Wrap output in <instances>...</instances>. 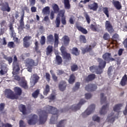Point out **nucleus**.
Instances as JSON below:
<instances>
[{
    "label": "nucleus",
    "instance_id": "obj_6",
    "mask_svg": "<svg viewBox=\"0 0 127 127\" xmlns=\"http://www.w3.org/2000/svg\"><path fill=\"white\" fill-rule=\"evenodd\" d=\"M5 94L7 99H10V100L18 99V96L14 94L13 91L10 89H6L5 90Z\"/></svg>",
    "mask_w": 127,
    "mask_h": 127
},
{
    "label": "nucleus",
    "instance_id": "obj_59",
    "mask_svg": "<svg viewBox=\"0 0 127 127\" xmlns=\"http://www.w3.org/2000/svg\"><path fill=\"white\" fill-rule=\"evenodd\" d=\"M60 16H61L62 18L63 17H66V16H65V10H61L60 11V12H59V14H58Z\"/></svg>",
    "mask_w": 127,
    "mask_h": 127
},
{
    "label": "nucleus",
    "instance_id": "obj_42",
    "mask_svg": "<svg viewBox=\"0 0 127 127\" xmlns=\"http://www.w3.org/2000/svg\"><path fill=\"white\" fill-rule=\"evenodd\" d=\"M117 39H119V35L117 33H115L112 36V42H111V44H115V43H114V41H115L116 42H117Z\"/></svg>",
    "mask_w": 127,
    "mask_h": 127
},
{
    "label": "nucleus",
    "instance_id": "obj_21",
    "mask_svg": "<svg viewBox=\"0 0 127 127\" xmlns=\"http://www.w3.org/2000/svg\"><path fill=\"white\" fill-rule=\"evenodd\" d=\"M96 79V75L95 74L91 73L88 75L87 77L85 78L86 82H91Z\"/></svg>",
    "mask_w": 127,
    "mask_h": 127
},
{
    "label": "nucleus",
    "instance_id": "obj_24",
    "mask_svg": "<svg viewBox=\"0 0 127 127\" xmlns=\"http://www.w3.org/2000/svg\"><path fill=\"white\" fill-rule=\"evenodd\" d=\"M108 109H109V105L108 104L103 106L100 111V115H106V114H107V110H108Z\"/></svg>",
    "mask_w": 127,
    "mask_h": 127
},
{
    "label": "nucleus",
    "instance_id": "obj_40",
    "mask_svg": "<svg viewBox=\"0 0 127 127\" xmlns=\"http://www.w3.org/2000/svg\"><path fill=\"white\" fill-rule=\"evenodd\" d=\"M100 100L101 105L107 103V97L104 96V93H101Z\"/></svg>",
    "mask_w": 127,
    "mask_h": 127
},
{
    "label": "nucleus",
    "instance_id": "obj_28",
    "mask_svg": "<svg viewBox=\"0 0 127 127\" xmlns=\"http://www.w3.org/2000/svg\"><path fill=\"white\" fill-rule=\"evenodd\" d=\"M123 106H124V104L122 103L116 104L113 108V111L114 112H116L117 113H119L121 110V107H123Z\"/></svg>",
    "mask_w": 127,
    "mask_h": 127
},
{
    "label": "nucleus",
    "instance_id": "obj_5",
    "mask_svg": "<svg viewBox=\"0 0 127 127\" xmlns=\"http://www.w3.org/2000/svg\"><path fill=\"white\" fill-rule=\"evenodd\" d=\"M61 51L62 53V56L63 59H65L67 61H70L72 59L71 58V54L70 53H67V51H66V48L64 47H61Z\"/></svg>",
    "mask_w": 127,
    "mask_h": 127
},
{
    "label": "nucleus",
    "instance_id": "obj_54",
    "mask_svg": "<svg viewBox=\"0 0 127 127\" xmlns=\"http://www.w3.org/2000/svg\"><path fill=\"white\" fill-rule=\"evenodd\" d=\"M70 69L72 72H75L78 70V65L77 64H73L70 66Z\"/></svg>",
    "mask_w": 127,
    "mask_h": 127
},
{
    "label": "nucleus",
    "instance_id": "obj_33",
    "mask_svg": "<svg viewBox=\"0 0 127 127\" xmlns=\"http://www.w3.org/2000/svg\"><path fill=\"white\" fill-rule=\"evenodd\" d=\"M67 124L66 120H63L59 122V124L57 125V127H64L65 125Z\"/></svg>",
    "mask_w": 127,
    "mask_h": 127
},
{
    "label": "nucleus",
    "instance_id": "obj_52",
    "mask_svg": "<svg viewBox=\"0 0 127 127\" xmlns=\"http://www.w3.org/2000/svg\"><path fill=\"white\" fill-rule=\"evenodd\" d=\"M103 11L104 13L106 15L107 17L109 18L110 16V15L109 14V9L108 7H105L103 8Z\"/></svg>",
    "mask_w": 127,
    "mask_h": 127
},
{
    "label": "nucleus",
    "instance_id": "obj_39",
    "mask_svg": "<svg viewBox=\"0 0 127 127\" xmlns=\"http://www.w3.org/2000/svg\"><path fill=\"white\" fill-rule=\"evenodd\" d=\"M47 42L48 43H52L54 42V38L53 37V35L50 34L47 37Z\"/></svg>",
    "mask_w": 127,
    "mask_h": 127
},
{
    "label": "nucleus",
    "instance_id": "obj_26",
    "mask_svg": "<svg viewBox=\"0 0 127 127\" xmlns=\"http://www.w3.org/2000/svg\"><path fill=\"white\" fill-rule=\"evenodd\" d=\"M64 40V44L65 46H68L69 45V43H70V38L68 37V36H64L63 37Z\"/></svg>",
    "mask_w": 127,
    "mask_h": 127
},
{
    "label": "nucleus",
    "instance_id": "obj_58",
    "mask_svg": "<svg viewBox=\"0 0 127 127\" xmlns=\"http://www.w3.org/2000/svg\"><path fill=\"white\" fill-rule=\"evenodd\" d=\"M1 70H0V75H4L5 73H6V71L5 70L3 71V70H5L6 69V67L1 65Z\"/></svg>",
    "mask_w": 127,
    "mask_h": 127
},
{
    "label": "nucleus",
    "instance_id": "obj_57",
    "mask_svg": "<svg viewBox=\"0 0 127 127\" xmlns=\"http://www.w3.org/2000/svg\"><path fill=\"white\" fill-rule=\"evenodd\" d=\"M59 43V36L58 34L55 33V44L58 45Z\"/></svg>",
    "mask_w": 127,
    "mask_h": 127
},
{
    "label": "nucleus",
    "instance_id": "obj_29",
    "mask_svg": "<svg viewBox=\"0 0 127 127\" xmlns=\"http://www.w3.org/2000/svg\"><path fill=\"white\" fill-rule=\"evenodd\" d=\"M71 54L75 56H78V55H80V51L78 50V48L73 47L71 49Z\"/></svg>",
    "mask_w": 127,
    "mask_h": 127
},
{
    "label": "nucleus",
    "instance_id": "obj_27",
    "mask_svg": "<svg viewBox=\"0 0 127 127\" xmlns=\"http://www.w3.org/2000/svg\"><path fill=\"white\" fill-rule=\"evenodd\" d=\"M19 110L20 112L22 113L23 115H26V107H25V105L23 104L20 105Z\"/></svg>",
    "mask_w": 127,
    "mask_h": 127
},
{
    "label": "nucleus",
    "instance_id": "obj_13",
    "mask_svg": "<svg viewBox=\"0 0 127 127\" xmlns=\"http://www.w3.org/2000/svg\"><path fill=\"white\" fill-rule=\"evenodd\" d=\"M96 46V45H87L86 46L85 48H83L82 50V52L83 54H85V53H88V52H91L92 51V50L93 48H95V47Z\"/></svg>",
    "mask_w": 127,
    "mask_h": 127
},
{
    "label": "nucleus",
    "instance_id": "obj_20",
    "mask_svg": "<svg viewBox=\"0 0 127 127\" xmlns=\"http://www.w3.org/2000/svg\"><path fill=\"white\" fill-rule=\"evenodd\" d=\"M1 10H2V11H7V12H9L10 11L11 8L7 2H5V4L2 5L1 7Z\"/></svg>",
    "mask_w": 127,
    "mask_h": 127
},
{
    "label": "nucleus",
    "instance_id": "obj_8",
    "mask_svg": "<svg viewBox=\"0 0 127 127\" xmlns=\"http://www.w3.org/2000/svg\"><path fill=\"white\" fill-rule=\"evenodd\" d=\"M112 57V54L110 53H105L102 56V58L104 61L107 62H113V61H116V60Z\"/></svg>",
    "mask_w": 127,
    "mask_h": 127
},
{
    "label": "nucleus",
    "instance_id": "obj_60",
    "mask_svg": "<svg viewBox=\"0 0 127 127\" xmlns=\"http://www.w3.org/2000/svg\"><path fill=\"white\" fill-rule=\"evenodd\" d=\"M7 47L9 48H14V43L13 42H9L7 44Z\"/></svg>",
    "mask_w": 127,
    "mask_h": 127
},
{
    "label": "nucleus",
    "instance_id": "obj_43",
    "mask_svg": "<svg viewBox=\"0 0 127 127\" xmlns=\"http://www.w3.org/2000/svg\"><path fill=\"white\" fill-rule=\"evenodd\" d=\"M5 107V104H4V103H2L0 104V114H5V111H3Z\"/></svg>",
    "mask_w": 127,
    "mask_h": 127
},
{
    "label": "nucleus",
    "instance_id": "obj_56",
    "mask_svg": "<svg viewBox=\"0 0 127 127\" xmlns=\"http://www.w3.org/2000/svg\"><path fill=\"white\" fill-rule=\"evenodd\" d=\"M9 27V31L11 32V36H13V35H14V29L13 28V26L12 25V24H10Z\"/></svg>",
    "mask_w": 127,
    "mask_h": 127
},
{
    "label": "nucleus",
    "instance_id": "obj_51",
    "mask_svg": "<svg viewBox=\"0 0 127 127\" xmlns=\"http://www.w3.org/2000/svg\"><path fill=\"white\" fill-rule=\"evenodd\" d=\"M90 28L92 30V31H97L98 30V26L97 24L94 25L91 24L90 26Z\"/></svg>",
    "mask_w": 127,
    "mask_h": 127
},
{
    "label": "nucleus",
    "instance_id": "obj_35",
    "mask_svg": "<svg viewBox=\"0 0 127 127\" xmlns=\"http://www.w3.org/2000/svg\"><path fill=\"white\" fill-rule=\"evenodd\" d=\"M56 61L58 65H61V64H62V62H63L62 58L59 55H57L56 56Z\"/></svg>",
    "mask_w": 127,
    "mask_h": 127
},
{
    "label": "nucleus",
    "instance_id": "obj_47",
    "mask_svg": "<svg viewBox=\"0 0 127 127\" xmlns=\"http://www.w3.org/2000/svg\"><path fill=\"white\" fill-rule=\"evenodd\" d=\"M55 23L56 24V27L57 28L60 27V23H61L60 17L59 16L57 17Z\"/></svg>",
    "mask_w": 127,
    "mask_h": 127
},
{
    "label": "nucleus",
    "instance_id": "obj_46",
    "mask_svg": "<svg viewBox=\"0 0 127 127\" xmlns=\"http://www.w3.org/2000/svg\"><path fill=\"white\" fill-rule=\"evenodd\" d=\"M113 116H114V114H111L107 117V121L109 123H114L115 122V117H113Z\"/></svg>",
    "mask_w": 127,
    "mask_h": 127
},
{
    "label": "nucleus",
    "instance_id": "obj_53",
    "mask_svg": "<svg viewBox=\"0 0 127 127\" xmlns=\"http://www.w3.org/2000/svg\"><path fill=\"white\" fill-rule=\"evenodd\" d=\"M41 45H44L46 42V38H45V36H42L41 37V40L40 41Z\"/></svg>",
    "mask_w": 127,
    "mask_h": 127
},
{
    "label": "nucleus",
    "instance_id": "obj_17",
    "mask_svg": "<svg viewBox=\"0 0 127 127\" xmlns=\"http://www.w3.org/2000/svg\"><path fill=\"white\" fill-rule=\"evenodd\" d=\"M112 4H113L114 7L116 8L118 10H120V9H122V3L120 1L116 0H112Z\"/></svg>",
    "mask_w": 127,
    "mask_h": 127
},
{
    "label": "nucleus",
    "instance_id": "obj_16",
    "mask_svg": "<svg viewBox=\"0 0 127 127\" xmlns=\"http://www.w3.org/2000/svg\"><path fill=\"white\" fill-rule=\"evenodd\" d=\"M31 79L32 81L33 85L35 86L37 83H38L40 77L37 73H34L31 76Z\"/></svg>",
    "mask_w": 127,
    "mask_h": 127
},
{
    "label": "nucleus",
    "instance_id": "obj_12",
    "mask_svg": "<svg viewBox=\"0 0 127 127\" xmlns=\"http://www.w3.org/2000/svg\"><path fill=\"white\" fill-rule=\"evenodd\" d=\"M105 27L106 29H107V31H108L109 33H113V32L115 31L114 28H113V26L112 25V24H111V22L110 21H106Z\"/></svg>",
    "mask_w": 127,
    "mask_h": 127
},
{
    "label": "nucleus",
    "instance_id": "obj_63",
    "mask_svg": "<svg viewBox=\"0 0 127 127\" xmlns=\"http://www.w3.org/2000/svg\"><path fill=\"white\" fill-rule=\"evenodd\" d=\"M61 22L63 25L67 24V21H66V17H64L61 18Z\"/></svg>",
    "mask_w": 127,
    "mask_h": 127
},
{
    "label": "nucleus",
    "instance_id": "obj_3",
    "mask_svg": "<svg viewBox=\"0 0 127 127\" xmlns=\"http://www.w3.org/2000/svg\"><path fill=\"white\" fill-rule=\"evenodd\" d=\"M97 61L99 63L98 66L99 69H97V74L98 75H101V74L104 72L103 69L106 67L107 63L102 59H98Z\"/></svg>",
    "mask_w": 127,
    "mask_h": 127
},
{
    "label": "nucleus",
    "instance_id": "obj_19",
    "mask_svg": "<svg viewBox=\"0 0 127 127\" xmlns=\"http://www.w3.org/2000/svg\"><path fill=\"white\" fill-rule=\"evenodd\" d=\"M88 7L89 9L90 10H93V11H97L98 10V7H99V5H98V3L93 2L92 4H89L88 5Z\"/></svg>",
    "mask_w": 127,
    "mask_h": 127
},
{
    "label": "nucleus",
    "instance_id": "obj_37",
    "mask_svg": "<svg viewBox=\"0 0 127 127\" xmlns=\"http://www.w3.org/2000/svg\"><path fill=\"white\" fill-rule=\"evenodd\" d=\"M98 69H99V67L98 65H93L89 67V70L90 72H92V73H94V72H95L96 74Z\"/></svg>",
    "mask_w": 127,
    "mask_h": 127
},
{
    "label": "nucleus",
    "instance_id": "obj_62",
    "mask_svg": "<svg viewBox=\"0 0 127 127\" xmlns=\"http://www.w3.org/2000/svg\"><path fill=\"white\" fill-rule=\"evenodd\" d=\"M103 39L104 40H109L110 39V35L106 33L103 35Z\"/></svg>",
    "mask_w": 127,
    "mask_h": 127
},
{
    "label": "nucleus",
    "instance_id": "obj_64",
    "mask_svg": "<svg viewBox=\"0 0 127 127\" xmlns=\"http://www.w3.org/2000/svg\"><path fill=\"white\" fill-rule=\"evenodd\" d=\"M0 25L1 27H3V26H5L6 25V21L5 20H3L0 23Z\"/></svg>",
    "mask_w": 127,
    "mask_h": 127
},
{
    "label": "nucleus",
    "instance_id": "obj_55",
    "mask_svg": "<svg viewBox=\"0 0 127 127\" xmlns=\"http://www.w3.org/2000/svg\"><path fill=\"white\" fill-rule=\"evenodd\" d=\"M79 39L80 42H82V43H86L87 42V40H86V37L84 35H80L79 37Z\"/></svg>",
    "mask_w": 127,
    "mask_h": 127
},
{
    "label": "nucleus",
    "instance_id": "obj_11",
    "mask_svg": "<svg viewBox=\"0 0 127 127\" xmlns=\"http://www.w3.org/2000/svg\"><path fill=\"white\" fill-rule=\"evenodd\" d=\"M13 65L14 66V69L16 70V72H18L20 68H19V63L17 61V57L16 56H14L13 57Z\"/></svg>",
    "mask_w": 127,
    "mask_h": 127
},
{
    "label": "nucleus",
    "instance_id": "obj_10",
    "mask_svg": "<svg viewBox=\"0 0 127 127\" xmlns=\"http://www.w3.org/2000/svg\"><path fill=\"white\" fill-rule=\"evenodd\" d=\"M30 39H31V36H26L23 39V47L25 48H28V47L30 46V42H29V40H30Z\"/></svg>",
    "mask_w": 127,
    "mask_h": 127
},
{
    "label": "nucleus",
    "instance_id": "obj_9",
    "mask_svg": "<svg viewBox=\"0 0 127 127\" xmlns=\"http://www.w3.org/2000/svg\"><path fill=\"white\" fill-rule=\"evenodd\" d=\"M31 117H32L31 118L27 121L28 125H29V126H34V125H36L38 118L37 115L31 114Z\"/></svg>",
    "mask_w": 127,
    "mask_h": 127
},
{
    "label": "nucleus",
    "instance_id": "obj_32",
    "mask_svg": "<svg viewBox=\"0 0 127 127\" xmlns=\"http://www.w3.org/2000/svg\"><path fill=\"white\" fill-rule=\"evenodd\" d=\"M64 5L65 9H70L71 8V4H70V0H64Z\"/></svg>",
    "mask_w": 127,
    "mask_h": 127
},
{
    "label": "nucleus",
    "instance_id": "obj_61",
    "mask_svg": "<svg viewBox=\"0 0 127 127\" xmlns=\"http://www.w3.org/2000/svg\"><path fill=\"white\" fill-rule=\"evenodd\" d=\"M84 17L86 18V20L88 24H90V22H91V19H90V16L88 14L86 13L84 15Z\"/></svg>",
    "mask_w": 127,
    "mask_h": 127
},
{
    "label": "nucleus",
    "instance_id": "obj_49",
    "mask_svg": "<svg viewBox=\"0 0 127 127\" xmlns=\"http://www.w3.org/2000/svg\"><path fill=\"white\" fill-rule=\"evenodd\" d=\"M80 82H76L75 84V86L74 87L72 88V91L73 92H76V91H77V90H78V89H80Z\"/></svg>",
    "mask_w": 127,
    "mask_h": 127
},
{
    "label": "nucleus",
    "instance_id": "obj_22",
    "mask_svg": "<svg viewBox=\"0 0 127 127\" xmlns=\"http://www.w3.org/2000/svg\"><path fill=\"white\" fill-rule=\"evenodd\" d=\"M20 86L25 90H28V85L27 81L25 80H22L19 82Z\"/></svg>",
    "mask_w": 127,
    "mask_h": 127
},
{
    "label": "nucleus",
    "instance_id": "obj_2",
    "mask_svg": "<svg viewBox=\"0 0 127 127\" xmlns=\"http://www.w3.org/2000/svg\"><path fill=\"white\" fill-rule=\"evenodd\" d=\"M86 103V101L84 99H81L78 104H74L71 106L70 108L66 107L61 110V113H66L68 111H72V112H77V111L80 110L82 105H84Z\"/></svg>",
    "mask_w": 127,
    "mask_h": 127
},
{
    "label": "nucleus",
    "instance_id": "obj_48",
    "mask_svg": "<svg viewBox=\"0 0 127 127\" xmlns=\"http://www.w3.org/2000/svg\"><path fill=\"white\" fill-rule=\"evenodd\" d=\"M38 95H39V89H37L32 94V96L34 99H36L37 98H38Z\"/></svg>",
    "mask_w": 127,
    "mask_h": 127
},
{
    "label": "nucleus",
    "instance_id": "obj_36",
    "mask_svg": "<svg viewBox=\"0 0 127 127\" xmlns=\"http://www.w3.org/2000/svg\"><path fill=\"white\" fill-rule=\"evenodd\" d=\"M49 92H50V86H49V85L47 84L43 92L44 95L47 96Z\"/></svg>",
    "mask_w": 127,
    "mask_h": 127
},
{
    "label": "nucleus",
    "instance_id": "obj_4",
    "mask_svg": "<svg viewBox=\"0 0 127 127\" xmlns=\"http://www.w3.org/2000/svg\"><path fill=\"white\" fill-rule=\"evenodd\" d=\"M38 63H35L34 60L31 59H28L26 61V65L27 66V69L28 72L31 73L32 72V69L34 66H37Z\"/></svg>",
    "mask_w": 127,
    "mask_h": 127
},
{
    "label": "nucleus",
    "instance_id": "obj_50",
    "mask_svg": "<svg viewBox=\"0 0 127 127\" xmlns=\"http://www.w3.org/2000/svg\"><path fill=\"white\" fill-rule=\"evenodd\" d=\"M92 120L94 122H96L97 123H100L101 121V118L97 115H94L92 117Z\"/></svg>",
    "mask_w": 127,
    "mask_h": 127
},
{
    "label": "nucleus",
    "instance_id": "obj_1",
    "mask_svg": "<svg viewBox=\"0 0 127 127\" xmlns=\"http://www.w3.org/2000/svg\"><path fill=\"white\" fill-rule=\"evenodd\" d=\"M45 109L44 110L41 111L40 112V125L44 124L45 122L47 121L48 114H52V115H53L50 119V124L51 125L57 124V120H58V117L59 116V111L57 110V108L50 105H47L45 107Z\"/></svg>",
    "mask_w": 127,
    "mask_h": 127
},
{
    "label": "nucleus",
    "instance_id": "obj_15",
    "mask_svg": "<svg viewBox=\"0 0 127 127\" xmlns=\"http://www.w3.org/2000/svg\"><path fill=\"white\" fill-rule=\"evenodd\" d=\"M22 12L23 13L21 15L20 20L19 21L20 25L19 26V29H22L23 30V29L25 28L24 27V21H23L24 19V10H23Z\"/></svg>",
    "mask_w": 127,
    "mask_h": 127
},
{
    "label": "nucleus",
    "instance_id": "obj_25",
    "mask_svg": "<svg viewBox=\"0 0 127 127\" xmlns=\"http://www.w3.org/2000/svg\"><path fill=\"white\" fill-rule=\"evenodd\" d=\"M14 92L15 93V95H16V96H21V94H22V90H21V88L18 87H15L14 88Z\"/></svg>",
    "mask_w": 127,
    "mask_h": 127
},
{
    "label": "nucleus",
    "instance_id": "obj_34",
    "mask_svg": "<svg viewBox=\"0 0 127 127\" xmlns=\"http://www.w3.org/2000/svg\"><path fill=\"white\" fill-rule=\"evenodd\" d=\"M46 55L48 56L53 52V46L50 45L48 46L46 49Z\"/></svg>",
    "mask_w": 127,
    "mask_h": 127
},
{
    "label": "nucleus",
    "instance_id": "obj_45",
    "mask_svg": "<svg viewBox=\"0 0 127 127\" xmlns=\"http://www.w3.org/2000/svg\"><path fill=\"white\" fill-rule=\"evenodd\" d=\"M53 10L55 12V13H58L59 12V10L60 9L59 8V6L57 4H55L53 6Z\"/></svg>",
    "mask_w": 127,
    "mask_h": 127
},
{
    "label": "nucleus",
    "instance_id": "obj_44",
    "mask_svg": "<svg viewBox=\"0 0 127 127\" xmlns=\"http://www.w3.org/2000/svg\"><path fill=\"white\" fill-rule=\"evenodd\" d=\"M35 50L38 54L41 53V52L39 50V46H38V41H37L35 42Z\"/></svg>",
    "mask_w": 127,
    "mask_h": 127
},
{
    "label": "nucleus",
    "instance_id": "obj_38",
    "mask_svg": "<svg viewBox=\"0 0 127 127\" xmlns=\"http://www.w3.org/2000/svg\"><path fill=\"white\" fill-rule=\"evenodd\" d=\"M75 79L76 77H75L74 74H71L69 76V78L68 79V83H69V84H74Z\"/></svg>",
    "mask_w": 127,
    "mask_h": 127
},
{
    "label": "nucleus",
    "instance_id": "obj_31",
    "mask_svg": "<svg viewBox=\"0 0 127 127\" xmlns=\"http://www.w3.org/2000/svg\"><path fill=\"white\" fill-rule=\"evenodd\" d=\"M42 12L46 15H49L50 14V7L49 6L45 7L42 10Z\"/></svg>",
    "mask_w": 127,
    "mask_h": 127
},
{
    "label": "nucleus",
    "instance_id": "obj_14",
    "mask_svg": "<svg viewBox=\"0 0 127 127\" xmlns=\"http://www.w3.org/2000/svg\"><path fill=\"white\" fill-rule=\"evenodd\" d=\"M85 90L87 92H93L97 90V85L95 84H89L85 86Z\"/></svg>",
    "mask_w": 127,
    "mask_h": 127
},
{
    "label": "nucleus",
    "instance_id": "obj_7",
    "mask_svg": "<svg viewBox=\"0 0 127 127\" xmlns=\"http://www.w3.org/2000/svg\"><path fill=\"white\" fill-rule=\"evenodd\" d=\"M95 109H96V105L95 104H91L82 114V115L83 116V117L85 116H89V115H91V114H92V113H94Z\"/></svg>",
    "mask_w": 127,
    "mask_h": 127
},
{
    "label": "nucleus",
    "instance_id": "obj_30",
    "mask_svg": "<svg viewBox=\"0 0 127 127\" xmlns=\"http://www.w3.org/2000/svg\"><path fill=\"white\" fill-rule=\"evenodd\" d=\"M76 27L77 29H78L79 31H80V32H82L83 34H87V33H88V31H87L86 29L83 28V27L79 25H76Z\"/></svg>",
    "mask_w": 127,
    "mask_h": 127
},
{
    "label": "nucleus",
    "instance_id": "obj_18",
    "mask_svg": "<svg viewBox=\"0 0 127 127\" xmlns=\"http://www.w3.org/2000/svg\"><path fill=\"white\" fill-rule=\"evenodd\" d=\"M66 87H67V83L65 81H62L59 84V89L60 91L63 92L66 90Z\"/></svg>",
    "mask_w": 127,
    "mask_h": 127
},
{
    "label": "nucleus",
    "instance_id": "obj_41",
    "mask_svg": "<svg viewBox=\"0 0 127 127\" xmlns=\"http://www.w3.org/2000/svg\"><path fill=\"white\" fill-rule=\"evenodd\" d=\"M3 59L8 62V64H11V63H12V57H7L6 55H4Z\"/></svg>",
    "mask_w": 127,
    "mask_h": 127
},
{
    "label": "nucleus",
    "instance_id": "obj_23",
    "mask_svg": "<svg viewBox=\"0 0 127 127\" xmlns=\"http://www.w3.org/2000/svg\"><path fill=\"white\" fill-rule=\"evenodd\" d=\"M127 74H125L123 76L120 84V85H121V86H122V87H125V86L127 85Z\"/></svg>",
    "mask_w": 127,
    "mask_h": 127
}]
</instances>
